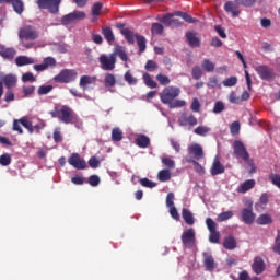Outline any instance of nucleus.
Here are the masks:
<instances>
[{
    "label": "nucleus",
    "mask_w": 280,
    "mask_h": 280,
    "mask_svg": "<svg viewBox=\"0 0 280 280\" xmlns=\"http://www.w3.org/2000/svg\"><path fill=\"white\" fill-rule=\"evenodd\" d=\"M98 62L103 71H113V69H115V65L117 63V59L115 58V54L101 55Z\"/></svg>",
    "instance_id": "obj_5"
},
{
    "label": "nucleus",
    "mask_w": 280,
    "mask_h": 280,
    "mask_svg": "<svg viewBox=\"0 0 280 280\" xmlns=\"http://www.w3.org/2000/svg\"><path fill=\"white\" fill-rule=\"evenodd\" d=\"M186 161L187 163H192V165H195L196 172H198V174H205V167H202V165H200V163H198L196 160L187 158Z\"/></svg>",
    "instance_id": "obj_51"
},
{
    "label": "nucleus",
    "mask_w": 280,
    "mask_h": 280,
    "mask_svg": "<svg viewBox=\"0 0 280 280\" xmlns=\"http://www.w3.org/2000/svg\"><path fill=\"white\" fill-rule=\"evenodd\" d=\"M224 109H225L224 103L222 101H218L214 103L212 113H214V115H220V113H223Z\"/></svg>",
    "instance_id": "obj_50"
},
{
    "label": "nucleus",
    "mask_w": 280,
    "mask_h": 280,
    "mask_svg": "<svg viewBox=\"0 0 280 280\" xmlns=\"http://www.w3.org/2000/svg\"><path fill=\"white\" fill-rule=\"evenodd\" d=\"M242 220L245 224H253L255 222V213L253 212V201L249 202V208L242 210Z\"/></svg>",
    "instance_id": "obj_17"
},
{
    "label": "nucleus",
    "mask_w": 280,
    "mask_h": 280,
    "mask_svg": "<svg viewBox=\"0 0 280 280\" xmlns=\"http://www.w3.org/2000/svg\"><path fill=\"white\" fill-rule=\"evenodd\" d=\"M230 132L235 137V135H240V121H234L230 126Z\"/></svg>",
    "instance_id": "obj_59"
},
{
    "label": "nucleus",
    "mask_w": 280,
    "mask_h": 280,
    "mask_svg": "<svg viewBox=\"0 0 280 280\" xmlns=\"http://www.w3.org/2000/svg\"><path fill=\"white\" fill-rule=\"evenodd\" d=\"M224 10L225 12H229L230 14H232V16H240V7H237V4L233 1H228L224 4Z\"/></svg>",
    "instance_id": "obj_25"
},
{
    "label": "nucleus",
    "mask_w": 280,
    "mask_h": 280,
    "mask_svg": "<svg viewBox=\"0 0 280 280\" xmlns=\"http://www.w3.org/2000/svg\"><path fill=\"white\" fill-rule=\"evenodd\" d=\"M8 3L12 4L13 10H14V12H16V14H23V10H24L23 1H21V0H8Z\"/></svg>",
    "instance_id": "obj_37"
},
{
    "label": "nucleus",
    "mask_w": 280,
    "mask_h": 280,
    "mask_svg": "<svg viewBox=\"0 0 280 280\" xmlns=\"http://www.w3.org/2000/svg\"><path fill=\"white\" fill-rule=\"evenodd\" d=\"M97 82V77H91V75H82L79 82V86L86 91L91 84H95Z\"/></svg>",
    "instance_id": "obj_20"
},
{
    "label": "nucleus",
    "mask_w": 280,
    "mask_h": 280,
    "mask_svg": "<svg viewBox=\"0 0 280 280\" xmlns=\"http://www.w3.org/2000/svg\"><path fill=\"white\" fill-rule=\"evenodd\" d=\"M124 78H125V82H127V84H129L130 86H135L138 82L137 78L132 75V72H130V70H128L125 73Z\"/></svg>",
    "instance_id": "obj_44"
},
{
    "label": "nucleus",
    "mask_w": 280,
    "mask_h": 280,
    "mask_svg": "<svg viewBox=\"0 0 280 280\" xmlns=\"http://www.w3.org/2000/svg\"><path fill=\"white\" fill-rule=\"evenodd\" d=\"M136 144L138 148H148V145H150V138H148L145 135H138Z\"/></svg>",
    "instance_id": "obj_36"
},
{
    "label": "nucleus",
    "mask_w": 280,
    "mask_h": 280,
    "mask_svg": "<svg viewBox=\"0 0 280 280\" xmlns=\"http://www.w3.org/2000/svg\"><path fill=\"white\" fill-rule=\"evenodd\" d=\"M0 56L5 60H12V58L16 56V50H14V48H5L0 46Z\"/></svg>",
    "instance_id": "obj_30"
},
{
    "label": "nucleus",
    "mask_w": 280,
    "mask_h": 280,
    "mask_svg": "<svg viewBox=\"0 0 280 280\" xmlns=\"http://www.w3.org/2000/svg\"><path fill=\"white\" fill-rule=\"evenodd\" d=\"M178 95H180V88L170 85L160 93V98L162 104H167L170 108H183L187 102L184 100H176Z\"/></svg>",
    "instance_id": "obj_1"
},
{
    "label": "nucleus",
    "mask_w": 280,
    "mask_h": 280,
    "mask_svg": "<svg viewBox=\"0 0 280 280\" xmlns=\"http://www.w3.org/2000/svg\"><path fill=\"white\" fill-rule=\"evenodd\" d=\"M156 80L160 84H162V86H167V84L171 82L170 77L165 74H158Z\"/></svg>",
    "instance_id": "obj_58"
},
{
    "label": "nucleus",
    "mask_w": 280,
    "mask_h": 280,
    "mask_svg": "<svg viewBox=\"0 0 280 280\" xmlns=\"http://www.w3.org/2000/svg\"><path fill=\"white\" fill-rule=\"evenodd\" d=\"M174 16H180V19L185 20L186 23H196V19L180 11H176L174 13L163 15L162 18L159 19V21L164 25H173V27H178V25H180V22L178 21V19H174Z\"/></svg>",
    "instance_id": "obj_2"
},
{
    "label": "nucleus",
    "mask_w": 280,
    "mask_h": 280,
    "mask_svg": "<svg viewBox=\"0 0 280 280\" xmlns=\"http://www.w3.org/2000/svg\"><path fill=\"white\" fill-rule=\"evenodd\" d=\"M182 244H184L185 248H194L196 246V230L194 228L183 232Z\"/></svg>",
    "instance_id": "obj_7"
},
{
    "label": "nucleus",
    "mask_w": 280,
    "mask_h": 280,
    "mask_svg": "<svg viewBox=\"0 0 280 280\" xmlns=\"http://www.w3.org/2000/svg\"><path fill=\"white\" fill-rule=\"evenodd\" d=\"M78 79V71L73 69L61 70L55 78V82H63V84H69Z\"/></svg>",
    "instance_id": "obj_4"
},
{
    "label": "nucleus",
    "mask_w": 280,
    "mask_h": 280,
    "mask_svg": "<svg viewBox=\"0 0 280 280\" xmlns=\"http://www.w3.org/2000/svg\"><path fill=\"white\" fill-rule=\"evenodd\" d=\"M115 82H116L115 75H113V74H106L105 75V86L107 89H110L112 86H115Z\"/></svg>",
    "instance_id": "obj_54"
},
{
    "label": "nucleus",
    "mask_w": 280,
    "mask_h": 280,
    "mask_svg": "<svg viewBox=\"0 0 280 280\" xmlns=\"http://www.w3.org/2000/svg\"><path fill=\"white\" fill-rule=\"evenodd\" d=\"M140 185H142V187H147L148 189H154V187H156V183L148 178L140 179Z\"/></svg>",
    "instance_id": "obj_55"
},
{
    "label": "nucleus",
    "mask_w": 280,
    "mask_h": 280,
    "mask_svg": "<svg viewBox=\"0 0 280 280\" xmlns=\"http://www.w3.org/2000/svg\"><path fill=\"white\" fill-rule=\"evenodd\" d=\"M33 121H35L33 124V132H34V130H36V132H40V130H43V128H45V126H46L45 120H43L38 117H33Z\"/></svg>",
    "instance_id": "obj_41"
},
{
    "label": "nucleus",
    "mask_w": 280,
    "mask_h": 280,
    "mask_svg": "<svg viewBox=\"0 0 280 280\" xmlns=\"http://www.w3.org/2000/svg\"><path fill=\"white\" fill-rule=\"evenodd\" d=\"M162 161V165L164 167H167V170H175L176 168V161H174V159H172V156H162L161 158Z\"/></svg>",
    "instance_id": "obj_35"
},
{
    "label": "nucleus",
    "mask_w": 280,
    "mask_h": 280,
    "mask_svg": "<svg viewBox=\"0 0 280 280\" xmlns=\"http://www.w3.org/2000/svg\"><path fill=\"white\" fill-rule=\"evenodd\" d=\"M86 19V13L83 11H73L72 13H69L65 15L61 19L62 25H71L72 23H75V21H82Z\"/></svg>",
    "instance_id": "obj_11"
},
{
    "label": "nucleus",
    "mask_w": 280,
    "mask_h": 280,
    "mask_svg": "<svg viewBox=\"0 0 280 280\" xmlns=\"http://www.w3.org/2000/svg\"><path fill=\"white\" fill-rule=\"evenodd\" d=\"M54 91V85H42L38 88V95H47Z\"/></svg>",
    "instance_id": "obj_52"
},
{
    "label": "nucleus",
    "mask_w": 280,
    "mask_h": 280,
    "mask_svg": "<svg viewBox=\"0 0 280 280\" xmlns=\"http://www.w3.org/2000/svg\"><path fill=\"white\" fill-rule=\"evenodd\" d=\"M68 163L74 167V170H86V161H84L78 153H72L68 159Z\"/></svg>",
    "instance_id": "obj_14"
},
{
    "label": "nucleus",
    "mask_w": 280,
    "mask_h": 280,
    "mask_svg": "<svg viewBox=\"0 0 280 280\" xmlns=\"http://www.w3.org/2000/svg\"><path fill=\"white\" fill-rule=\"evenodd\" d=\"M104 8V4H102L101 2H96L92 5V23H97V16H100V14H102V9Z\"/></svg>",
    "instance_id": "obj_29"
},
{
    "label": "nucleus",
    "mask_w": 280,
    "mask_h": 280,
    "mask_svg": "<svg viewBox=\"0 0 280 280\" xmlns=\"http://www.w3.org/2000/svg\"><path fill=\"white\" fill-rule=\"evenodd\" d=\"M234 148V156L236 159H241L242 161H248L249 155L248 151H246V147H244V143L240 140L234 141L233 144Z\"/></svg>",
    "instance_id": "obj_12"
},
{
    "label": "nucleus",
    "mask_w": 280,
    "mask_h": 280,
    "mask_svg": "<svg viewBox=\"0 0 280 280\" xmlns=\"http://www.w3.org/2000/svg\"><path fill=\"white\" fill-rule=\"evenodd\" d=\"M268 205V195L262 194L259 199V203H256V209L259 211V209H264Z\"/></svg>",
    "instance_id": "obj_53"
},
{
    "label": "nucleus",
    "mask_w": 280,
    "mask_h": 280,
    "mask_svg": "<svg viewBox=\"0 0 280 280\" xmlns=\"http://www.w3.org/2000/svg\"><path fill=\"white\" fill-rule=\"evenodd\" d=\"M124 139V131L119 129V127H116L112 130V141L119 142Z\"/></svg>",
    "instance_id": "obj_42"
},
{
    "label": "nucleus",
    "mask_w": 280,
    "mask_h": 280,
    "mask_svg": "<svg viewBox=\"0 0 280 280\" xmlns=\"http://www.w3.org/2000/svg\"><path fill=\"white\" fill-rule=\"evenodd\" d=\"M179 126H197L198 119L194 117V115L190 116H183L178 120Z\"/></svg>",
    "instance_id": "obj_27"
},
{
    "label": "nucleus",
    "mask_w": 280,
    "mask_h": 280,
    "mask_svg": "<svg viewBox=\"0 0 280 280\" xmlns=\"http://www.w3.org/2000/svg\"><path fill=\"white\" fill-rule=\"evenodd\" d=\"M89 184L91 185V187H97V185H100V176L91 175L89 177Z\"/></svg>",
    "instance_id": "obj_64"
},
{
    "label": "nucleus",
    "mask_w": 280,
    "mask_h": 280,
    "mask_svg": "<svg viewBox=\"0 0 280 280\" xmlns=\"http://www.w3.org/2000/svg\"><path fill=\"white\" fill-rule=\"evenodd\" d=\"M36 91V86L27 85L22 88V93H24V97H32Z\"/></svg>",
    "instance_id": "obj_47"
},
{
    "label": "nucleus",
    "mask_w": 280,
    "mask_h": 280,
    "mask_svg": "<svg viewBox=\"0 0 280 280\" xmlns=\"http://www.w3.org/2000/svg\"><path fill=\"white\" fill-rule=\"evenodd\" d=\"M137 45L139 47V51L140 54H143V51H145V37H143L142 35H138L137 38Z\"/></svg>",
    "instance_id": "obj_46"
},
{
    "label": "nucleus",
    "mask_w": 280,
    "mask_h": 280,
    "mask_svg": "<svg viewBox=\"0 0 280 280\" xmlns=\"http://www.w3.org/2000/svg\"><path fill=\"white\" fill-rule=\"evenodd\" d=\"M195 135H198L199 137H207L209 132H211V128L207 126H199L194 130Z\"/></svg>",
    "instance_id": "obj_43"
},
{
    "label": "nucleus",
    "mask_w": 280,
    "mask_h": 280,
    "mask_svg": "<svg viewBox=\"0 0 280 280\" xmlns=\"http://www.w3.org/2000/svg\"><path fill=\"white\" fill-rule=\"evenodd\" d=\"M36 3L39 10H48L50 14H58L62 0H37Z\"/></svg>",
    "instance_id": "obj_3"
},
{
    "label": "nucleus",
    "mask_w": 280,
    "mask_h": 280,
    "mask_svg": "<svg viewBox=\"0 0 280 280\" xmlns=\"http://www.w3.org/2000/svg\"><path fill=\"white\" fill-rule=\"evenodd\" d=\"M252 269L255 275H261V272L266 270V264L264 262V259L261 257H256L252 265Z\"/></svg>",
    "instance_id": "obj_21"
},
{
    "label": "nucleus",
    "mask_w": 280,
    "mask_h": 280,
    "mask_svg": "<svg viewBox=\"0 0 280 280\" xmlns=\"http://www.w3.org/2000/svg\"><path fill=\"white\" fill-rule=\"evenodd\" d=\"M223 246L224 248H226V250H233L234 248H236L237 242L233 236H228L223 242Z\"/></svg>",
    "instance_id": "obj_38"
},
{
    "label": "nucleus",
    "mask_w": 280,
    "mask_h": 280,
    "mask_svg": "<svg viewBox=\"0 0 280 280\" xmlns=\"http://www.w3.org/2000/svg\"><path fill=\"white\" fill-rule=\"evenodd\" d=\"M36 61L32 57L19 56L15 58V65L18 67H26V65H34Z\"/></svg>",
    "instance_id": "obj_28"
},
{
    "label": "nucleus",
    "mask_w": 280,
    "mask_h": 280,
    "mask_svg": "<svg viewBox=\"0 0 280 280\" xmlns=\"http://www.w3.org/2000/svg\"><path fill=\"white\" fill-rule=\"evenodd\" d=\"M207 86L209 89H221L222 88V85L220 84V81H218V78H215V77L209 78Z\"/></svg>",
    "instance_id": "obj_48"
},
{
    "label": "nucleus",
    "mask_w": 280,
    "mask_h": 280,
    "mask_svg": "<svg viewBox=\"0 0 280 280\" xmlns=\"http://www.w3.org/2000/svg\"><path fill=\"white\" fill-rule=\"evenodd\" d=\"M206 225L208 228V231H210L209 242H211L212 244H218V242H220V232L217 230L218 224L215 223V221H213V219L208 218L206 219Z\"/></svg>",
    "instance_id": "obj_8"
},
{
    "label": "nucleus",
    "mask_w": 280,
    "mask_h": 280,
    "mask_svg": "<svg viewBox=\"0 0 280 280\" xmlns=\"http://www.w3.org/2000/svg\"><path fill=\"white\" fill-rule=\"evenodd\" d=\"M142 78H143V82H144L145 86H149V89H156V86H159L156 81H154V79H152V77H150V74L144 73Z\"/></svg>",
    "instance_id": "obj_40"
},
{
    "label": "nucleus",
    "mask_w": 280,
    "mask_h": 280,
    "mask_svg": "<svg viewBox=\"0 0 280 280\" xmlns=\"http://www.w3.org/2000/svg\"><path fill=\"white\" fill-rule=\"evenodd\" d=\"M272 222V218L268 214H261L257 219V224H270Z\"/></svg>",
    "instance_id": "obj_57"
},
{
    "label": "nucleus",
    "mask_w": 280,
    "mask_h": 280,
    "mask_svg": "<svg viewBox=\"0 0 280 280\" xmlns=\"http://www.w3.org/2000/svg\"><path fill=\"white\" fill-rule=\"evenodd\" d=\"M201 68L203 71H207L208 73H212V71H215V63L209 59H205L201 63Z\"/></svg>",
    "instance_id": "obj_39"
},
{
    "label": "nucleus",
    "mask_w": 280,
    "mask_h": 280,
    "mask_svg": "<svg viewBox=\"0 0 280 280\" xmlns=\"http://www.w3.org/2000/svg\"><path fill=\"white\" fill-rule=\"evenodd\" d=\"M122 36H125L126 40L130 44V45H135V42L137 40V36L132 31H130L129 28H122L121 31Z\"/></svg>",
    "instance_id": "obj_31"
},
{
    "label": "nucleus",
    "mask_w": 280,
    "mask_h": 280,
    "mask_svg": "<svg viewBox=\"0 0 280 280\" xmlns=\"http://www.w3.org/2000/svg\"><path fill=\"white\" fill-rule=\"evenodd\" d=\"M192 78L195 80H200L202 78V69H200V67L196 66L192 68Z\"/></svg>",
    "instance_id": "obj_61"
},
{
    "label": "nucleus",
    "mask_w": 280,
    "mask_h": 280,
    "mask_svg": "<svg viewBox=\"0 0 280 280\" xmlns=\"http://www.w3.org/2000/svg\"><path fill=\"white\" fill-rule=\"evenodd\" d=\"M54 67H56V59L54 57H46L42 63L34 65L33 69H35L37 72H40L47 71V69H54Z\"/></svg>",
    "instance_id": "obj_15"
},
{
    "label": "nucleus",
    "mask_w": 280,
    "mask_h": 280,
    "mask_svg": "<svg viewBox=\"0 0 280 280\" xmlns=\"http://www.w3.org/2000/svg\"><path fill=\"white\" fill-rule=\"evenodd\" d=\"M0 82H2V85L4 84L7 89H12L13 86H16L18 79L14 74H4L3 72H0Z\"/></svg>",
    "instance_id": "obj_19"
},
{
    "label": "nucleus",
    "mask_w": 280,
    "mask_h": 280,
    "mask_svg": "<svg viewBox=\"0 0 280 280\" xmlns=\"http://www.w3.org/2000/svg\"><path fill=\"white\" fill-rule=\"evenodd\" d=\"M171 178H172V172H170V168L161 170L158 173V180H160V183H167V180H170Z\"/></svg>",
    "instance_id": "obj_34"
},
{
    "label": "nucleus",
    "mask_w": 280,
    "mask_h": 280,
    "mask_svg": "<svg viewBox=\"0 0 280 280\" xmlns=\"http://www.w3.org/2000/svg\"><path fill=\"white\" fill-rule=\"evenodd\" d=\"M188 154L191 159H196L197 161L205 159V150L202 149V145L196 142L188 145Z\"/></svg>",
    "instance_id": "obj_13"
},
{
    "label": "nucleus",
    "mask_w": 280,
    "mask_h": 280,
    "mask_svg": "<svg viewBox=\"0 0 280 280\" xmlns=\"http://www.w3.org/2000/svg\"><path fill=\"white\" fill-rule=\"evenodd\" d=\"M22 82H36V77L32 72H26L22 75Z\"/></svg>",
    "instance_id": "obj_60"
},
{
    "label": "nucleus",
    "mask_w": 280,
    "mask_h": 280,
    "mask_svg": "<svg viewBox=\"0 0 280 280\" xmlns=\"http://www.w3.org/2000/svg\"><path fill=\"white\" fill-rule=\"evenodd\" d=\"M102 34L109 45H113V43H115V34H113V30L110 27H103Z\"/></svg>",
    "instance_id": "obj_32"
},
{
    "label": "nucleus",
    "mask_w": 280,
    "mask_h": 280,
    "mask_svg": "<svg viewBox=\"0 0 280 280\" xmlns=\"http://www.w3.org/2000/svg\"><path fill=\"white\" fill-rule=\"evenodd\" d=\"M10 163H12V155L4 153L0 156V165L7 167V165H10Z\"/></svg>",
    "instance_id": "obj_49"
},
{
    "label": "nucleus",
    "mask_w": 280,
    "mask_h": 280,
    "mask_svg": "<svg viewBox=\"0 0 280 280\" xmlns=\"http://www.w3.org/2000/svg\"><path fill=\"white\" fill-rule=\"evenodd\" d=\"M231 218H233V211H225V212H221L217 220L218 222H226V220H231Z\"/></svg>",
    "instance_id": "obj_45"
},
{
    "label": "nucleus",
    "mask_w": 280,
    "mask_h": 280,
    "mask_svg": "<svg viewBox=\"0 0 280 280\" xmlns=\"http://www.w3.org/2000/svg\"><path fill=\"white\" fill-rule=\"evenodd\" d=\"M75 112L69 106H62L59 110V120L62 124H71V121H75Z\"/></svg>",
    "instance_id": "obj_10"
},
{
    "label": "nucleus",
    "mask_w": 280,
    "mask_h": 280,
    "mask_svg": "<svg viewBox=\"0 0 280 280\" xmlns=\"http://www.w3.org/2000/svg\"><path fill=\"white\" fill-rule=\"evenodd\" d=\"M19 121L24 128H26L30 135L34 133V124H36V121H34V117L30 118V116H24L20 118Z\"/></svg>",
    "instance_id": "obj_23"
},
{
    "label": "nucleus",
    "mask_w": 280,
    "mask_h": 280,
    "mask_svg": "<svg viewBox=\"0 0 280 280\" xmlns=\"http://www.w3.org/2000/svg\"><path fill=\"white\" fill-rule=\"evenodd\" d=\"M224 164L220 162V155H215L212 166L210 168V173L212 176H220V174H224L225 172Z\"/></svg>",
    "instance_id": "obj_16"
},
{
    "label": "nucleus",
    "mask_w": 280,
    "mask_h": 280,
    "mask_svg": "<svg viewBox=\"0 0 280 280\" xmlns=\"http://www.w3.org/2000/svg\"><path fill=\"white\" fill-rule=\"evenodd\" d=\"M256 185L255 179H247L244 183L240 184V186L236 188V191L238 194H246V191H250Z\"/></svg>",
    "instance_id": "obj_22"
},
{
    "label": "nucleus",
    "mask_w": 280,
    "mask_h": 280,
    "mask_svg": "<svg viewBox=\"0 0 280 280\" xmlns=\"http://www.w3.org/2000/svg\"><path fill=\"white\" fill-rule=\"evenodd\" d=\"M151 32L152 34H163V25L160 23H153Z\"/></svg>",
    "instance_id": "obj_62"
},
{
    "label": "nucleus",
    "mask_w": 280,
    "mask_h": 280,
    "mask_svg": "<svg viewBox=\"0 0 280 280\" xmlns=\"http://www.w3.org/2000/svg\"><path fill=\"white\" fill-rule=\"evenodd\" d=\"M174 192H168L167 196H166V207L167 209L172 208V207H175L174 206Z\"/></svg>",
    "instance_id": "obj_63"
},
{
    "label": "nucleus",
    "mask_w": 280,
    "mask_h": 280,
    "mask_svg": "<svg viewBox=\"0 0 280 280\" xmlns=\"http://www.w3.org/2000/svg\"><path fill=\"white\" fill-rule=\"evenodd\" d=\"M203 265L206 270H208V272H213V270L218 268V264H215V259H213V256L209 252L203 253Z\"/></svg>",
    "instance_id": "obj_18"
},
{
    "label": "nucleus",
    "mask_w": 280,
    "mask_h": 280,
    "mask_svg": "<svg viewBox=\"0 0 280 280\" xmlns=\"http://www.w3.org/2000/svg\"><path fill=\"white\" fill-rule=\"evenodd\" d=\"M19 38L21 43L24 40H36L38 38V32L32 26H23L19 31Z\"/></svg>",
    "instance_id": "obj_6"
},
{
    "label": "nucleus",
    "mask_w": 280,
    "mask_h": 280,
    "mask_svg": "<svg viewBox=\"0 0 280 280\" xmlns=\"http://www.w3.org/2000/svg\"><path fill=\"white\" fill-rule=\"evenodd\" d=\"M186 40L190 47H200V37L196 33H186Z\"/></svg>",
    "instance_id": "obj_24"
},
{
    "label": "nucleus",
    "mask_w": 280,
    "mask_h": 280,
    "mask_svg": "<svg viewBox=\"0 0 280 280\" xmlns=\"http://www.w3.org/2000/svg\"><path fill=\"white\" fill-rule=\"evenodd\" d=\"M223 86L231 88L237 84V77H230L222 82Z\"/></svg>",
    "instance_id": "obj_56"
},
{
    "label": "nucleus",
    "mask_w": 280,
    "mask_h": 280,
    "mask_svg": "<svg viewBox=\"0 0 280 280\" xmlns=\"http://www.w3.org/2000/svg\"><path fill=\"white\" fill-rule=\"evenodd\" d=\"M115 54V59L117 60V56H119L120 60L122 62H128V55L126 54V48L121 46H116L114 52Z\"/></svg>",
    "instance_id": "obj_33"
},
{
    "label": "nucleus",
    "mask_w": 280,
    "mask_h": 280,
    "mask_svg": "<svg viewBox=\"0 0 280 280\" xmlns=\"http://www.w3.org/2000/svg\"><path fill=\"white\" fill-rule=\"evenodd\" d=\"M255 71L258 73L260 80H265L266 82H272L275 80V70L268 66H257Z\"/></svg>",
    "instance_id": "obj_9"
},
{
    "label": "nucleus",
    "mask_w": 280,
    "mask_h": 280,
    "mask_svg": "<svg viewBox=\"0 0 280 280\" xmlns=\"http://www.w3.org/2000/svg\"><path fill=\"white\" fill-rule=\"evenodd\" d=\"M182 218L184 222H186V224H188L189 226H194L196 220L194 219V213H191L189 209L184 208L182 210Z\"/></svg>",
    "instance_id": "obj_26"
}]
</instances>
